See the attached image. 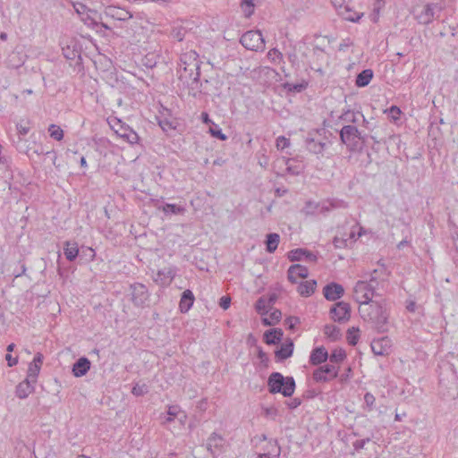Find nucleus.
<instances>
[{"label":"nucleus","mask_w":458,"mask_h":458,"mask_svg":"<svg viewBox=\"0 0 458 458\" xmlns=\"http://www.w3.org/2000/svg\"><path fill=\"white\" fill-rule=\"evenodd\" d=\"M16 148L17 150H19L20 152H23V153H26L28 156H29V152L30 150L33 151V153L37 154V155H46V150L44 149V147L42 146V144L40 143H37L36 141H33V146L31 147H27V148H23L21 145H19L17 144L16 146Z\"/></svg>","instance_id":"36"},{"label":"nucleus","mask_w":458,"mask_h":458,"mask_svg":"<svg viewBox=\"0 0 458 458\" xmlns=\"http://www.w3.org/2000/svg\"><path fill=\"white\" fill-rule=\"evenodd\" d=\"M347 241H348V239H344V238H340V237H335L334 241H333V243H334L335 248L342 249V248H344V247L347 246Z\"/></svg>","instance_id":"60"},{"label":"nucleus","mask_w":458,"mask_h":458,"mask_svg":"<svg viewBox=\"0 0 458 458\" xmlns=\"http://www.w3.org/2000/svg\"><path fill=\"white\" fill-rule=\"evenodd\" d=\"M241 8L246 18H250L255 10V0H241Z\"/></svg>","instance_id":"38"},{"label":"nucleus","mask_w":458,"mask_h":458,"mask_svg":"<svg viewBox=\"0 0 458 458\" xmlns=\"http://www.w3.org/2000/svg\"><path fill=\"white\" fill-rule=\"evenodd\" d=\"M48 132L50 137L57 141L64 139V131L59 125L54 123L50 124L48 127Z\"/></svg>","instance_id":"41"},{"label":"nucleus","mask_w":458,"mask_h":458,"mask_svg":"<svg viewBox=\"0 0 458 458\" xmlns=\"http://www.w3.org/2000/svg\"><path fill=\"white\" fill-rule=\"evenodd\" d=\"M352 0H331L340 16L346 21L355 22L360 19L361 15L352 9Z\"/></svg>","instance_id":"9"},{"label":"nucleus","mask_w":458,"mask_h":458,"mask_svg":"<svg viewBox=\"0 0 458 458\" xmlns=\"http://www.w3.org/2000/svg\"><path fill=\"white\" fill-rule=\"evenodd\" d=\"M450 373H451L452 378H451V381L448 382V384H445V378H443L441 377H439L440 386H443L446 387L447 389H452L456 386L455 375H454V371L453 370L452 368H450Z\"/></svg>","instance_id":"53"},{"label":"nucleus","mask_w":458,"mask_h":458,"mask_svg":"<svg viewBox=\"0 0 458 458\" xmlns=\"http://www.w3.org/2000/svg\"><path fill=\"white\" fill-rule=\"evenodd\" d=\"M388 113L389 114L391 115L392 119L396 121L399 119L400 117V114H401V109L396 106H392L389 109H388Z\"/></svg>","instance_id":"59"},{"label":"nucleus","mask_w":458,"mask_h":458,"mask_svg":"<svg viewBox=\"0 0 458 458\" xmlns=\"http://www.w3.org/2000/svg\"><path fill=\"white\" fill-rule=\"evenodd\" d=\"M176 273L177 268L175 267H165L157 271L153 280L161 286H168L175 277Z\"/></svg>","instance_id":"11"},{"label":"nucleus","mask_w":458,"mask_h":458,"mask_svg":"<svg viewBox=\"0 0 458 458\" xmlns=\"http://www.w3.org/2000/svg\"><path fill=\"white\" fill-rule=\"evenodd\" d=\"M361 118H363V114L360 111H354L351 109L344 111L339 116V119L343 123L352 125L359 124Z\"/></svg>","instance_id":"22"},{"label":"nucleus","mask_w":458,"mask_h":458,"mask_svg":"<svg viewBox=\"0 0 458 458\" xmlns=\"http://www.w3.org/2000/svg\"><path fill=\"white\" fill-rule=\"evenodd\" d=\"M16 129H17V131H18V134H19V138H18V141L15 143V146L17 144L19 145H21V136H25L29 133L30 130V127L29 126V124H22L21 123H19L16 124Z\"/></svg>","instance_id":"48"},{"label":"nucleus","mask_w":458,"mask_h":458,"mask_svg":"<svg viewBox=\"0 0 458 458\" xmlns=\"http://www.w3.org/2000/svg\"><path fill=\"white\" fill-rule=\"evenodd\" d=\"M209 133L211 134V136L220 140H225L227 139V136L225 133H223L222 130L216 123H213V125L210 126Z\"/></svg>","instance_id":"49"},{"label":"nucleus","mask_w":458,"mask_h":458,"mask_svg":"<svg viewBox=\"0 0 458 458\" xmlns=\"http://www.w3.org/2000/svg\"><path fill=\"white\" fill-rule=\"evenodd\" d=\"M195 301V297L193 293L187 289L182 292L180 303H179V309L182 313H186L190 310V309L192 307Z\"/></svg>","instance_id":"25"},{"label":"nucleus","mask_w":458,"mask_h":458,"mask_svg":"<svg viewBox=\"0 0 458 458\" xmlns=\"http://www.w3.org/2000/svg\"><path fill=\"white\" fill-rule=\"evenodd\" d=\"M305 143L308 150L316 155L323 154L327 145L325 142L318 141L310 136L306 138Z\"/></svg>","instance_id":"28"},{"label":"nucleus","mask_w":458,"mask_h":458,"mask_svg":"<svg viewBox=\"0 0 458 458\" xmlns=\"http://www.w3.org/2000/svg\"><path fill=\"white\" fill-rule=\"evenodd\" d=\"M320 207V203L314 201H307L305 207L303 208V212L306 215H315L318 213V208Z\"/></svg>","instance_id":"46"},{"label":"nucleus","mask_w":458,"mask_h":458,"mask_svg":"<svg viewBox=\"0 0 458 458\" xmlns=\"http://www.w3.org/2000/svg\"><path fill=\"white\" fill-rule=\"evenodd\" d=\"M347 342L350 345L354 346L357 344L360 335H359V328L352 327L347 331Z\"/></svg>","instance_id":"43"},{"label":"nucleus","mask_w":458,"mask_h":458,"mask_svg":"<svg viewBox=\"0 0 458 458\" xmlns=\"http://www.w3.org/2000/svg\"><path fill=\"white\" fill-rule=\"evenodd\" d=\"M282 318V312L281 310L275 309L273 311H271L269 318H262L261 322L264 326H272L274 324H276L280 321Z\"/></svg>","instance_id":"37"},{"label":"nucleus","mask_w":458,"mask_h":458,"mask_svg":"<svg viewBox=\"0 0 458 458\" xmlns=\"http://www.w3.org/2000/svg\"><path fill=\"white\" fill-rule=\"evenodd\" d=\"M437 6L435 4H428L425 5L424 10L418 16V21L421 24L428 25L432 22L435 17L434 9Z\"/></svg>","instance_id":"26"},{"label":"nucleus","mask_w":458,"mask_h":458,"mask_svg":"<svg viewBox=\"0 0 458 458\" xmlns=\"http://www.w3.org/2000/svg\"><path fill=\"white\" fill-rule=\"evenodd\" d=\"M5 360L9 367H13L18 363V357H13L11 353L5 355Z\"/></svg>","instance_id":"64"},{"label":"nucleus","mask_w":458,"mask_h":458,"mask_svg":"<svg viewBox=\"0 0 458 458\" xmlns=\"http://www.w3.org/2000/svg\"><path fill=\"white\" fill-rule=\"evenodd\" d=\"M309 270L305 266L294 264L290 266L287 270V278L292 284H296L298 278H307Z\"/></svg>","instance_id":"17"},{"label":"nucleus","mask_w":458,"mask_h":458,"mask_svg":"<svg viewBox=\"0 0 458 458\" xmlns=\"http://www.w3.org/2000/svg\"><path fill=\"white\" fill-rule=\"evenodd\" d=\"M268 308L269 306L267 302V299L265 298V296H261L257 300L255 303V309L259 314H260L261 316L267 314Z\"/></svg>","instance_id":"42"},{"label":"nucleus","mask_w":458,"mask_h":458,"mask_svg":"<svg viewBox=\"0 0 458 458\" xmlns=\"http://www.w3.org/2000/svg\"><path fill=\"white\" fill-rule=\"evenodd\" d=\"M284 333L281 328L267 330L263 335L264 342L268 345H275L281 342Z\"/></svg>","instance_id":"23"},{"label":"nucleus","mask_w":458,"mask_h":458,"mask_svg":"<svg viewBox=\"0 0 458 458\" xmlns=\"http://www.w3.org/2000/svg\"><path fill=\"white\" fill-rule=\"evenodd\" d=\"M324 334L332 342L337 341L342 335L340 328L331 324H327L324 327Z\"/></svg>","instance_id":"35"},{"label":"nucleus","mask_w":458,"mask_h":458,"mask_svg":"<svg viewBox=\"0 0 458 458\" xmlns=\"http://www.w3.org/2000/svg\"><path fill=\"white\" fill-rule=\"evenodd\" d=\"M164 420L165 422L174 421L177 420L181 426H184V423L187 420V415L179 405H169L167 407L166 414L164 416Z\"/></svg>","instance_id":"13"},{"label":"nucleus","mask_w":458,"mask_h":458,"mask_svg":"<svg viewBox=\"0 0 458 458\" xmlns=\"http://www.w3.org/2000/svg\"><path fill=\"white\" fill-rule=\"evenodd\" d=\"M291 159L288 158L286 161H285V165H286V171L290 174H293V175H297L300 174V169L296 166H292L289 163H290Z\"/></svg>","instance_id":"62"},{"label":"nucleus","mask_w":458,"mask_h":458,"mask_svg":"<svg viewBox=\"0 0 458 458\" xmlns=\"http://www.w3.org/2000/svg\"><path fill=\"white\" fill-rule=\"evenodd\" d=\"M352 377V368L348 367L344 373L338 374L339 381L341 384H346Z\"/></svg>","instance_id":"56"},{"label":"nucleus","mask_w":458,"mask_h":458,"mask_svg":"<svg viewBox=\"0 0 458 458\" xmlns=\"http://www.w3.org/2000/svg\"><path fill=\"white\" fill-rule=\"evenodd\" d=\"M73 7L75 9V12L78 13V14H83L85 12H92L91 10H89L84 4L82 3H76L73 4Z\"/></svg>","instance_id":"61"},{"label":"nucleus","mask_w":458,"mask_h":458,"mask_svg":"<svg viewBox=\"0 0 458 458\" xmlns=\"http://www.w3.org/2000/svg\"><path fill=\"white\" fill-rule=\"evenodd\" d=\"M284 322H285V325L287 326L288 329L293 330V329H294L296 325L301 323V319L298 317L290 316L285 318Z\"/></svg>","instance_id":"54"},{"label":"nucleus","mask_w":458,"mask_h":458,"mask_svg":"<svg viewBox=\"0 0 458 458\" xmlns=\"http://www.w3.org/2000/svg\"><path fill=\"white\" fill-rule=\"evenodd\" d=\"M317 286V281L316 280H309L305 282H301L298 286V293L301 296H310L312 293H314L315 289Z\"/></svg>","instance_id":"31"},{"label":"nucleus","mask_w":458,"mask_h":458,"mask_svg":"<svg viewBox=\"0 0 458 458\" xmlns=\"http://www.w3.org/2000/svg\"><path fill=\"white\" fill-rule=\"evenodd\" d=\"M111 128L116 135L124 140L128 143L133 145L139 142L140 137L137 132L126 123L119 119H115L114 123L111 124Z\"/></svg>","instance_id":"6"},{"label":"nucleus","mask_w":458,"mask_h":458,"mask_svg":"<svg viewBox=\"0 0 458 458\" xmlns=\"http://www.w3.org/2000/svg\"><path fill=\"white\" fill-rule=\"evenodd\" d=\"M186 33H187V30L185 28L182 27V26H178V27H174L173 30H172V32H171V36L178 40V41H182L186 36Z\"/></svg>","instance_id":"47"},{"label":"nucleus","mask_w":458,"mask_h":458,"mask_svg":"<svg viewBox=\"0 0 458 458\" xmlns=\"http://www.w3.org/2000/svg\"><path fill=\"white\" fill-rule=\"evenodd\" d=\"M280 236L278 233H271L267 234L266 250L268 253H273L278 247Z\"/></svg>","instance_id":"34"},{"label":"nucleus","mask_w":458,"mask_h":458,"mask_svg":"<svg viewBox=\"0 0 458 458\" xmlns=\"http://www.w3.org/2000/svg\"><path fill=\"white\" fill-rule=\"evenodd\" d=\"M374 72L371 69H365L356 76L355 85L359 88L368 86L373 79Z\"/></svg>","instance_id":"29"},{"label":"nucleus","mask_w":458,"mask_h":458,"mask_svg":"<svg viewBox=\"0 0 458 458\" xmlns=\"http://www.w3.org/2000/svg\"><path fill=\"white\" fill-rule=\"evenodd\" d=\"M231 299L226 296H223L219 301V305L223 310H227L230 307Z\"/></svg>","instance_id":"63"},{"label":"nucleus","mask_w":458,"mask_h":458,"mask_svg":"<svg viewBox=\"0 0 458 458\" xmlns=\"http://www.w3.org/2000/svg\"><path fill=\"white\" fill-rule=\"evenodd\" d=\"M386 277L387 272L385 267L374 269L370 274L369 280L367 281V284L375 292V290L379 287L380 284L386 280Z\"/></svg>","instance_id":"18"},{"label":"nucleus","mask_w":458,"mask_h":458,"mask_svg":"<svg viewBox=\"0 0 458 458\" xmlns=\"http://www.w3.org/2000/svg\"><path fill=\"white\" fill-rule=\"evenodd\" d=\"M346 207H347V204L344 201L332 199V200H328L327 202L320 203V207L318 208V213L327 214L332 208H346Z\"/></svg>","instance_id":"30"},{"label":"nucleus","mask_w":458,"mask_h":458,"mask_svg":"<svg viewBox=\"0 0 458 458\" xmlns=\"http://www.w3.org/2000/svg\"><path fill=\"white\" fill-rule=\"evenodd\" d=\"M361 318L371 324L378 333L387 331L389 312L386 302L384 300L373 301L367 305L359 308Z\"/></svg>","instance_id":"1"},{"label":"nucleus","mask_w":458,"mask_h":458,"mask_svg":"<svg viewBox=\"0 0 458 458\" xmlns=\"http://www.w3.org/2000/svg\"><path fill=\"white\" fill-rule=\"evenodd\" d=\"M287 258L290 261H300L304 259L309 262H316L318 260L316 254L301 248L290 250L287 254Z\"/></svg>","instance_id":"15"},{"label":"nucleus","mask_w":458,"mask_h":458,"mask_svg":"<svg viewBox=\"0 0 458 458\" xmlns=\"http://www.w3.org/2000/svg\"><path fill=\"white\" fill-rule=\"evenodd\" d=\"M162 210L165 215H183L186 212V208L183 206L165 203L162 207L157 208Z\"/></svg>","instance_id":"32"},{"label":"nucleus","mask_w":458,"mask_h":458,"mask_svg":"<svg viewBox=\"0 0 458 458\" xmlns=\"http://www.w3.org/2000/svg\"><path fill=\"white\" fill-rule=\"evenodd\" d=\"M290 146V140L284 137V136H279L277 139H276V147L278 148H281V149H284V148H286Z\"/></svg>","instance_id":"58"},{"label":"nucleus","mask_w":458,"mask_h":458,"mask_svg":"<svg viewBox=\"0 0 458 458\" xmlns=\"http://www.w3.org/2000/svg\"><path fill=\"white\" fill-rule=\"evenodd\" d=\"M294 344L291 338H287L280 347L275 351V358L276 362H281L290 357L293 353Z\"/></svg>","instance_id":"16"},{"label":"nucleus","mask_w":458,"mask_h":458,"mask_svg":"<svg viewBox=\"0 0 458 458\" xmlns=\"http://www.w3.org/2000/svg\"><path fill=\"white\" fill-rule=\"evenodd\" d=\"M331 318L334 321L344 323L351 318V306L348 302L338 301L330 309Z\"/></svg>","instance_id":"10"},{"label":"nucleus","mask_w":458,"mask_h":458,"mask_svg":"<svg viewBox=\"0 0 458 458\" xmlns=\"http://www.w3.org/2000/svg\"><path fill=\"white\" fill-rule=\"evenodd\" d=\"M267 58L272 62H276V59L281 61L283 60V54L277 48H272L267 53Z\"/></svg>","instance_id":"55"},{"label":"nucleus","mask_w":458,"mask_h":458,"mask_svg":"<svg viewBox=\"0 0 458 458\" xmlns=\"http://www.w3.org/2000/svg\"><path fill=\"white\" fill-rule=\"evenodd\" d=\"M240 42L248 50L263 51L265 48V39L259 30H249L243 33Z\"/></svg>","instance_id":"4"},{"label":"nucleus","mask_w":458,"mask_h":458,"mask_svg":"<svg viewBox=\"0 0 458 458\" xmlns=\"http://www.w3.org/2000/svg\"><path fill=\"white\" fill-rule=\"evenodd\" d=\"M108 13L118 21H128L132 18V14L124 9L117 7H108Z\"/></svg>","instance_id":"33"},{"label":"nucleus","mask_w":458,"mask_h":458,"mask_svg":"<svg viewBox=\"0 0 458 458\" xmlns=\"http://www.w3.org/2000/svg\"><path fill=\"white\" fill-rule=\"evenodd\" d=\"M267 387L270 394H282L284 397H291L296 385L293 377H284L280 372H273L267 378Z\"/></svg>","instance_id":"2"},{"label":"nucleus","mask_w":458,"mask_h":458,"mask_svg":"<svg viewBox=\"0 0 458 458\" xmlns=\"http://www.w3.org/2000/svg\"><path fill=\"white\" fill-rule=\"evenodd\" d=\"M374 294V291L369 287L367 281L360 280L356 283L353 289V298L360 303V307L373 301Z\"/></svg>","instance_id":"8"},{"label":"nucleus","mask_w":458,"mask_h":458,"mask_svg":"<svg viewBox=\"0 0 458 458\" xmlns=\"http://www.w3.org/2000/svg\"><path fill=\"white\" fill-rule=\"evenodd\" d=\"M34 384L29 378H25L16 386L15 395L20 399L27 398L34 391Z\"/></svg>","instance_id":"21"},{"label":"nucleus","mask_w":458,"mask_h":458,"mask_svg":"<svg viewBox=\"0 0 458 458\" xmlns=\"http://www.w3.org/2000/svg\"><path fill=\"white\" fill-rule=\"evenodd\" d=\"M226 444L227 440L223 436L214 431L208 438L207 448L214 454L216 451H221Z\"/></svg>","instance_id":"19"},{"label":"nucleus","mask_w":458,"mask_h":458,"mask_svg":"<svg viewBox=\"0 0 458 458\" xmlns=\"http://www.w3.org/2000/svg\"><path fill=\"white\" fill-rule=\"evenodd\" d=\"M360 131L355 125L345 124L339 131L340 140L349 151L359 150Z\"/></svg>","instance_id":"3"},{"label":"nucleus","mask_w":458,"mask_h":458,"mask_svg":"<svg viewBox=\"0 0 458 458\" xmlns=\"http://www.w3.org/2000/svg\"><path fill=\"white\" fill-rule=\"evenodd\" d=\"M328 359V352L325 347H316L313 349L310 355V363L314 366L320 365L327 361Z\"/></svg>","instance_id":"20"},{"label":"nucleus","mask_w":458,"mask_h":458,"mask_svg":"<svg viewBox=\"0 0 458 458\" xmlns=\"http://www.w3.org/2000/svg\"><path fill=\"white\" fill-rule=\"evenodd\" d=\"M90 369V361L86 357H81L73 364L72 373L76 377H81L88 373Z\"/></svg>","instance_id":"24"},{"label":"nucleus","mask_w":458,"mask_h":458,"mask_svg":"<svg viewBox=\"0 0 458 458\" xmlns=\"http://www.w3.org/2000/svg\"><path fill=\"white\" fill-rule=\"evenodd\" d=\"M376 398L371 393H366L364 394V403L368 411H373L375 409Z\"/></svg>","instance_id":"51"},{"label":"nucleus","mask_w":458,"mask_h":458,"mask_svg":"<svg viewBox=\"0 0 458 458\" xmlns=\"http://www.w3.org/2000/svg\"><path fill=\"white\" fill-rule=\"evenodd\" d=\"M194 66H195V70H196V74L191 82V89H197L199 92L201 93L206 90V87H204L203 82H199V77H200L199 64L198 63H196Z\"/></svg>","instance_id":"40"},{"label":"nucleus","mask_w":458,"mask_h":458,"mask_svg":"<svg viewBox=\"0 0 458 458\" xmlns=\"http://www.w3.org/2000/svg\"><path fill=\"white\" fill-rule=\"evenodd\" d=\"M323 294L327 301H335L344 294V289L338 283H329L323 288Z\"/></svg>","instance_id":"14"},{"label":"nucleus","mask_w":458,"mask_h":458,"mask_svg":"<svg viewBox=\"0 0 458 458\" xmlns=\"http://www.w3.org/2000/svg\"><path fill=\"white\" fill-rule=\"evenodd\" d=\"M339 366L325 364L317 368L312 373V378L317 383L329 382L338 377Z\"/></svg>","instance_id":"7"},{"label":"nucleus","mask_w":458,"mask_h":458,"mask_svg":"<svg viewBox=\"0 0 458 458\" xmlns=\"http://www.w3.org/2000/svg\"><path fill=\"white\" fill-rule=\"evenodd\" d=\"M147 387L145 385L140 386L139 384H136L131 390V393L135 396H142L147 393Z\"/></svg>","instance_id":"57"},{"label":"nucleus","mask_w":458,"mask_h":458,"mask_svg":"<svg viewBox=\"0 0 458 458\" xmlns=\"http://www.w3.org/2000/svg\"><path fill=\"white\" fill-rule=\"evenodd\" d=\"M142 65L147 68H154L157 64V56L154 54H148L142 58Z\"/></svg>","instance_id":"45"},{"label":"nucleus","mask_w":458,"mask_h":458,"mask_svg":"<svg viewBox=\"0 0 458 458\" xmlns=\"http://www.w3.org/2000/svg\"><path fill=\"white\" fill-rule=\"evenodd\" d=\"M307 85L308 84L306 82L297 84L286 82L284 84V89H288L289 91L301 92L306 89Z\"/></svg>","instance_id":"52"},{"label":"nucleus","mask_w":458,"mask_h":458,"mask_svg":"<svg viewBox=\"0 0 458 458\" xmlns=\"http://www.w3.org/2000/svg\"><path fill=\"white\" fill-rule=\"evenodd\" d=\"M345 358L346 353L343 349H335L331 352L330 355H328L330 364L334 365L342 362Z\"/></svg>","instance_id":"39"},{"label":"nucleus","mask_w":458,"mask_h":458,"mask_svg":"<svg viewBox=\"0 0 458 458\" xmlns=\"http://www.w3.org/2000/svg\"><path fill=\"white\" fill-rule=\"evenodd\" d=\"M131 301L135 307L143 308L149 300V293L145 284L134 283L130 284Z\"/></svg>","instance_id":"5"},{"label":"nucleus","mask_w":458,"mask_h":458,"mask_svg":"<svg viewBox=\"0 0 458 458\" xmlns=\"http://www.w3.org/2000/svg\"><path fill=\"white\" fill-rule=\"evenodd\" d=\"M391 340L387 336L374 339L370 347L375 355L386 356L391 351Z\"/></svg>","instance_id":"12"},{"label":"nucleus","mask_w":458,"mask_h":458,"mask_svg":"<svg viewBox=\"0 0 458 458\" xmlns=\"http://www.w3.org/2000/svg\"><path fill=\"white\" fill-rule=\"evenodd\" d=\"M257 356L263 367L267 368L269 366V358L261 346H257Z\"/></svg>","instance_id":"50"},{"label":"nucleus","mask_w":458,"mask_h":458,"mask_svg":"<svg viewBox=\"0 0 458 458\" xmlns=\"http://www.w3.org/2000/svg\"><path fill=\"white\" fill-rule=\"evenodd\" d=\"M64 254L67 260L73 261L80 254L78 243L75 242H65L64 247Z\"/></svg>","instance_id":"27"},{"label":"nucleus","mask_w":458,"mask_h":458,"mask_svg":"<svg viewBox=\"0 0 458 458\" xmlns=\"http://www.w3.org/2000/svg\"><path fill=\"white\" fill-rule=\"evenodd\" d=\"M41 368L38 367L37 364H29L28 371H27V377L30 381L32 383H36L37 377L40 372Z\"/></svg>","instance_id":"44"}]
</instances>
